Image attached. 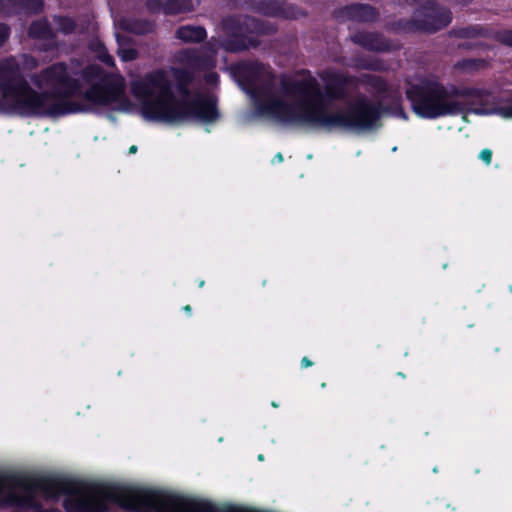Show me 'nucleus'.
<instances>
[{"instance_id":"26","label":"nucleus","mask_w":512,"mask_h":512,"mask_svg":"<svg viewBox=\"0 0 512 512\" xmlns=\"http://www.w3.org/2000/svg\"><path fill=\"white\" fill-rule=\"evenodd\" d=\"M301 364H302V366H303V367H309V366H311V365H312L311 361H309L306 357H304V358L302 359Z\"/></svg>"},{"instance_id":"8","label":"nucleus","mask_w":512,"mask_h":512,"mask_svg":"<svg viewBox=\"0 0 512 512\" xmlns=\"http://www.w3.org/2000/svg\"><path fill=\"white\" fill-rule=\"evenodd\" d=\"M176 36L184 42H199L206 37V32L198 26H183L177 30Z\"/></svg>"},{"instance_id":"28","label":"nucleus","mask_w":512,"mask_h":512,"mask_svg":"<svg viewBox=\"0 0 512 512\" xmlns=\"http://www.w3.org/2000/svg\"><path fill=\"white\" fill-rule=\"evenodd\" d=\"M273 161L282 162V161H283V156H282V154H281V153H278V154L275 156V158H274V160H273Z\"/></svg>"},{"instance_id":"32","label":"nucleus","mask_w":512,"mask_h":512,"mask_svg":"<svg viewBox=\"0 0 512 512\" xmlns=\"http://www.w3.org/2000/svg\"><path fill=\"white\" fill-rule=\"evenodd\" d=\"M203 285H204V282H203V281L199 282V286H200V287H202Z\"/></svg>"},{"instance_id":"3","label":"nucleus","mask_w":512,"mask_h":512,"mask_svg":"<svg viewBox=\"0 0 512 512\" xmlns=\"http://www.w3.org/2000/svg\"><path fill=\"white\" fill-rule=\"evenodd\" d=\"M139 104V113L147 121L175 124L188 119L208 124L219 113L210 91L190 94L183 88L173 89L170 75L163 70L151 72L130 84Z\"/></svg>"},{"instance_id":"24","label":"nucleus","mask_w":512,"mask_h":512,"mask_svg":"<svg viewBox=\"0 0 512 512\" xmlns=\"http://www.w3.org/2000/svg\"><path fill=\"white\" fill-rule=\"evenodd\" d=\"M393 114L396 117H399V118H402V119H406V115H405L404 111L401 108H396L394 110Z\"/></svg>"},{"instance_id":"30","label":"nucleus","mask_w":512,"mask_h":512,"mask_svg":"<svg viewBox=\"0 0 512 512\" xmlns=\"http://www.w3.org/2000/svg\"><path fill=\"white\" fill-rule=\"evenodd\" d=\"M252 25H254V22H253V21H250V20H249V21H246V22H245V27H246V28H248V27H250V26H252Z\"/></svg>"},{"instance_id":"10","label":"nucleus","mask_w":512,"mask_h":512,"mask_svg":"<svg viewBox=\"0 0 512 512\" xmlns=\"http://www.w3.org/2000/svg\"><path fill=\"white\" fill-rule=\"evenodd\" d=\"M90 50L94 56L108 66L113 65L112 57L107 53L106 48L99 39H94L90 43Z\"/></svg>"},{"instance_id":"14","label":"nucleus","mask_w":512,"mask_h":512,"mask_svg":"<svg viewBox=\"0 0 512 512\" xmlns=\"http://www.w3.org/2000/svg\"><path fill=\"white\" fill-rule=\"evenodd\" d=\"M118 54L123 61H131L136 58L137 51L133 47H126L125 45L120 43Z\"/></svg>"},{"instance_id":"13","label":"nucleus","mask_w":512,"mask_h":512,"mask_svg":"<svg viewBox=\"0 0 512 512\" xmlns=\"http://www.w3.org/2000/svg\"><path fill=\"white\" fill-rule=\"evenodd\" d=\"M29 34L35 38H46L50 34V28L46 20H39L34 22L30 29Z\"/></svg>"},{"instance_id":"17","label":"nucleus","mask_w":512,"mask_h":512,"mask_svg":"<svg viewBox=\"0 0 512 512\" xmlns=\"http://www.w3.org/2000/svg\"><path fill=\"white\" fill-rule=\"evenodd\" d=\"M489 113H497L504 118H512V102L507 105L500 106Z\"/></svg>"},{"instance_id":"25","label":"nucleus","mask_w":512,"mask_h":512,"mask_svg":"<svg viewBox=\"0 0 512 512\" xmlns=\"http://www.w3.org/2000/svg\"><path fill=\"white\" fill-rule=\"evenodd\" d=\"M215 64V61L214 59L212 58L211 55L208 56V58L205 60V65L206 66H212Z\"/></svg>"},{"instance_id":"22","label":"nucleus","mask_w":512,"mask_h":512,"mask_svg":"<svg viewBox=\"0 0 512 512\" xmlns=\"http://www.w3.org/2000/svg\"><path fill=\"white\" fill-rule=\"evenodd\" d=\"M359 9L365 13L366 19L372 18L374 16L373 9L369 6H361Z\"/></svg>"},{"instance_id":"11","label":"nucleus","mask_w":512,"mask_h":512,"mask_svg":"<svg viewBox=\"0 0 512 512\" xmlns=\"http://www.w3.org/2000/svg\"><path fill=\"white\" fill-rule=\"evenodd\" d=\"M193 7L194 3L192 0H173L165 3L164 10L167 13H180L190 11Z\"/></svg>"},{"instance_id":"6","label":"nucleus","mask_w":512,"mask_h":512,"mask_svg":"<svg viewBox=\"0 0 512 512\" xmlns=\"http://www.w3.org/2000/svg\"><path fill=\"white\" fill-rule=\"evenodd\" d=\"M352 39L356 44L364 47L367 50L386 51L393 48V45L390 42L373 33L358 32L353 36Z\"/></svg>"},{"instance_id":"31","label":"nucleus","mask_w":512,"mask_h":512,"mask_svg":"<svg viewBox=\"0 0 512 512\" xmlns=\"http://www.w3.org/2000/svg\"><path fill=\"white\" fill-rule=\"evenodd\" d=\"M184 310L186 312H191V307L189 305H187V306L184 307Z\"/></svg>"},{"instance_id":"15","label":"nucleus","mask_w":512,"mask_h":512,"mask_svg":"<svg viewBox=\"0 0 512 512\" xmlns=\"http://www.w3.org/2000/svg\"><path fill=\"white\" fill-rule=\"evenodd\" d=\"M485 65V62L483 60L479 59H467L463 60L462 62L458 63L459 68L463 70H477Z\"/></svg>"},{"instance_id":"7","label":"nucleus","mask_w":512,"mask_h":512,"mask_svg":"<svg viewBox=\"0 0 512 512\" xmlns=\"http://www.w3.org/2000/svg\"><path fill=\"white\" fill-rule=\"evenodd\" d=\"M232 36L235 40H229L223 44L224 48L228 51H237L256 45L251 38L248 40L245 39L244 29L242 26H239L236 31H233Z\"/></svg>"},{"instance_id":"16","label":"nucleus","mask_w":512,"mask_h":512,"mask_svg":"<svg viewBox=\"0 0 512 512\" xmlns=\"http://www.w3.org/2000/svg\"><path fill=\"white\" fill-rule=\"evenodd\" d=\"M75 24L73 20L69 18H59L57 19V27L56 29L61 31L64 34L70 33L73 31Z\"/></svg>"},{"instance_id":"4","label":"nucleus","mask_w":512,"mask_h":512,"mask_svg":"<svg viewBox=\"0 0 512 512\" xmlns=\"http://www.w3.org/2000/svg\"><path fill=\"white\" fill-rule=\"evenodd\" d=\"M414 112L422 117L434 119L460 113L465 108V97H480L478 89L455 86L446 87L434 75H425L409 81L406 90Z\"/></svg>"},{"instance_id":"9","label":"nucleus","mask_w":512,"mask_h":512,"mask_svg":"<svg viewBox=\"0 0 512 512\" xmlns=\"http://www.w3.org/2000/svg\"><path fill=\"white\" fill-rule=\"evenodd\" d=\"M119 25L123 30L136 34H144L151 30V24L142 21L124 19L119 22Z\"/></svg>"},{"instance_id":"18","label":"nucleus","mask_w":512,"mask_h":512,"mask_svg":"<svg viewBox=\"0 0 512 512\" xmlns=\"http://www.w3.org/2000/svg\"><path fill=\"white\" fill-rule=\"evenodd\" d=\"M497 37L501 43L512 47V30L500 32Z\"/></svg>"},{"instance_id":"29","label":"nucleus","mask_w":512,"mask_h":512,"mask_svg":"<svg viewBox=\"0 0 512 512\" xmlns=\"http://www.w3.org/2000/svg\"><path fill=\"white\" fill-rule=\"evenodd\" d=\"M136 151H137V146H135V145H132V146L130 147V149H129V152H130L131 154L136 153Z\"/></svg>"},{"instance_id":"2","label":"nucleus","mask_w":512,"mask_h":512,"mask_svg":"<svg viewBox=\"0 0 512 512\" xmlns=\"http://www.w3.org/2000/svg\"><path fill=\"white\" fill-rule=\"evenodd\" d=\"M38 66L34 57L23 55L0 61V112L22 116H59L91 110L132 112L136 107L125 94L124 79L90 65L80 75L55 64L31 76L24 73Z\"/></svg>"},{"instance_id":"27","label":"nucleus","mask_w":512,"mask_h":512,"mask_svg":"<svg viewBox=\"0 0 512 512\" xmlns=\"http://www.w3.org/2000/svg\"><path fill=\"white\" fill-rule=\"evenodd\" d=\"M363 67L365 68H370V69H376L378 68V66L376 64H372V63H369V64H362Z\"/></svg>"},{"instance_id":"23","label":"nucleus","mask_w":512,"mask_h":512,"mask_svg":"<svg viewBox=\"0 0 512 512\" xmlns=\"http://www.w3.org/2000/svg\"><path fill=\"white\" fill-rule=\"evenodd\" d=\"M206 81L209 84H216L218 82V75L216 73H209L206 76Z\"/></svg>"},{"instance_id":"5","label":"nucleus","mask_w":512,"mask_h":512,"mask_svg":"<svg viewBox=\"0 0 512 512\" xmlns=\"http://www.w3.org/2000/svg\"><path fill=\"white\" fill-rule=\"evenodd\" d=\"M451 21V14L444 8L436 7L434 2L426 0L414 13L416 29L433 32L446 27Z\"/></svg>"},{"instance_id":"20","label":"nucleus","mask_w":512,"mask_h":512,"mask_svg":"<svg viewBox=\"0 0 512 512\" xmlns=\"http://www.w3.org/2000/svg\"><path fill=\"white\" fill-rule=\"evenodd\" d=\"M477 34V30L474 28H466L460 31V36L464 38H470Z\"/></svg>"},{"instance_id":"19","label":"nucleus","mask_w":512,"mask_h":512,"mask_svg":"<svg viewBox=\"0 0 512 512\" xmlns=\"http://www.w3.org/2000/svg\"><path fill=\"white\" fill-rule=\"evenodd\" d=\"M479 158L486 164H490L492 160V152L489 149H484L480 152Z\"/></svg>"},{"instance_id":"12","label":"nucleus","mask_w":512,"mask_h":512,"mask_svg":"<svg viewBox=\"0 0 512 512\" xmlns=\"http://www.w3.org/2000/svg\"><path fill=\"white\" fill-rule=\"evenodd\" d=\"M3 9L24 7L36 10L42 5L41 0H2Z\"/></svg>"},{"instance_id":"21","label":"nucleus","mask_w":512,"mask_h":512,"mask_svg":"<svg viewBox=\"0 0 512 512\" xmlns=\"http://www.w3.org/2000/svg\"><path fill=\"white\" fill-rule=\"evenodd\" d=\"M8 34V28L5 25L0 24V46L6 41Z\"/></svg>"},{"instance_id":"1","label":"nucleus","mask_w":512,"mask_h":512,"mask_svg":"<svg viewBox=\"0 0 512 512\" xmlns=\"http://www.w3.org/2000/svg\"><path fill=\"white\" fill-rule=\"evenodd\" d=\"M240 75L255 114L279 124L364 131L375 128L382 113L386 85L375 77L370 80L373 99L358 96L344 107H334L330 100L343 96L348 78L333 69L320 74L327 97L317 79L307 71L275 77L268 67L252 63L242 65Z\"/></svg>"}]
</instances>
